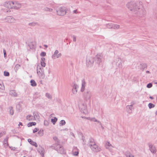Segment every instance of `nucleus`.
I'll list each match as a JSON object with an SVG mask.
<instances>
[{"label": "nucleus", "mask_w": 157, "mask_h": 157, "mask_svg": "<svg viewBox=\"0 0 157 157\" xmlns=\"http://www.w3.org/2000/svg\"><path fill=\"white\" fill-rule=\"evenodd\" d=\"M73 154L74 155L77 156L78 154V151L76 147H74L72 151Z\"/></svg>", "instance_id": "nucleus-19"}, {"label": "nucleus", "mask_w": 157, "mask_h": 157, "mask_svg": "<svg viewBox=\"0 0 157 157\" xmlns=\"http://www.w3.org/2000/svg\"><path fill=\"white\" fill-rule=\"evenodd\" d=\"M14 5L13 6V8L15 9H18L20 8L21 7V4L16 2H13Z\"/></svg>", "instance_id": "nucleus-15"}, {"label": "nucleus", "mask_w": 157, "mask_h": 157, "mask_svg": "<svg viewBox=\"0 0 157 157\" xmlns=\"http://www.w3.org/2000/svg\"><path fill=\"white\" fill-rule=\"evenodd\" d=\"M122 61L120 58H117L115 59L114 61L112 62L113 65L115 64L116 66L120 68H122Z\"/></svg>", "instance_id": "nucleus-5"}, {"label": "nucleus", "mask_w": 157, "mask_h": 157, "mask_svg": "<svg viewBox=\"0 0 157 157\" xmlns=\"http://www.w3.org/2000/svg\"><path fill=\"white\" fill-rule=\"evenodd\" d=\"M86 82L85 80L83 79L82 81V87L81 89V91L82 92H83L85 90Z\"/></svg>", "instance_id": "nucleus-16"}, {"label": "nucleus", "mask_w": 157, "mask_h": 157, "mask_svg": "<svg viewBox=\"0 0 157 157\" xmlns=\"http://www.w3.org/2000/svg\"><path fill=\"white\" fill-rule=\"evenodd\" d=\"M73 12L74 13H75V14H77L78 13L77 10H73Z\"/></svg>", "instance_id": "nucleus-54"}, {"label": "nucleus", "mask_w": 157, "mask_h": 157, "mask_svg": "<svg viewBox=\"0 0 157 157\" xmlns=\"http://www.w3.org/2000/svg\"><path fill=\"white\" fill-rule=\"evenodd\" d=\"M10 94L12 96L14 97H16L17 96V94L16 92V91L14 90H11L10 91Z\"/></svg>", "instance_id": "nucleus-18"}, {"label": "nucleus", "mask_w": 157, "mask_h": 157, "mask_svg": "<svg viewBox=\"0 0 157 157\" xmlns=\"http://www.w3.org/2000/svg\"><path fill=\"white\" fill-rule=\"evenodd\" d=\"M5 20L7 22L9 23H14L15 21V19L11 16L7 17L5 18Z\"/></svg>", "instance_id": "nucleus-12"}, {"label": "nucleus", "mask_w": 157, "mask_h": 157, "mask_svg": "<svg viewBox=\"0 0 157 157\" xmlns=\"http://www.w3.org/2000/svg\"><path fill=\"white\" fill-rule=\"evenodd\" d=\"M152 86V84L151 83H150L147 84V87L148 88H150Z\"/></svg>", "instance_id": "nucleus-45"}, {"label": "nucleus", "mask_w": 157, "mask_h": 157, "mask_svg": "<svg viewBox=\"0 0 157 157\" xmlns=\"http://www.w3.org/2000/svg\"><path fill=\"white\" fill-rule=\"evenodd\" d=\"M22 125V124L21 122H20L19 124H18V125Z\"/></svg>", "instance_id": "nucleus-62"}, {"label": "nucleus", "mask_w": 157, "mask_h": 157, "mask_svg": "<svg viewBox=\"0 0 157 157\" xmlns=\"http://www.w3.org/2000/svg\"><path fill=\"white\" fill-rule=\"evenodd\" d=\"M46 53L45 52H42L40 54V55L42 56H46Z\"/></svg>", "instance_id": "nucleus-47"}, {"label": "nucleus", "mask_w": 157, "mask_h": 157, "mask_svg": "<svg viewBox=\"0 0 157 157\" xmlns=\"http://www.w3.org/2000/svg\"><path fill=\"white\" fill-rule=\"evenodd\" d=\"M10 147L11 148V150L14 151L15 149V147Z\"/></svg>", "instance_id": "nucleus-56"}, {"label": "nucleus", "mask_w": 157, "mask_h": 157, "mask_svg": "<svg viewBox=\"0 0 157 157\" xmlns=\"http://www.w3.org/2000/svg\"><path fill=\"white\" fill-rule=\"evenodd\" d=\"M44 10L47 12H52V9L51 8H49L47 7H45L44 9Z\"/></svg>", "instance_id": "nucleus-34"}, {"label": "nucleus", "mask_w": 157, "mask_h": 157, "mask_svg": "<svg viewBox=\"0 0 157 157\" xmlns=\"http://www.w3.org/2000/svg\"><path fill=\"white\" fill-rule=\"evenodd\" d=\"M67 10V8L64 7H60L58 10H56L57 14L60 16H63L65 15Z\"/></svg>", "instance_id": "nucleus-4"}, {"label": "nucleus", "mask_w": 157, "mask_h": 157, "mask_svg": "<svg viewBox=\"0 0 157 157\" xmlns=\"http://www.w3.org/2000/svg\"><path fill=\"white\" fill-rule=\"evenodd\" d=\"M38 130V128H35L33 130V133H35V132H36Z\"/></svg>", "instance_id": "nucleus-51"}, {"label": "nucleus", "mask_w": 157, "mask_h": 157, "mask_svg": "<svg viewBox=\"0 0 157 157\" xmlns=\"http://www.w3.org/2000/svg\"><path fill=\"white\" fill-rule=\"evenodd\" d=\"M4 89V87L3 85L0 84V92H2Z\"/></svg>", "instance_id": "nucleus-38"}, {"label": "nucleus", "mask_w": 157, "mask_h": 157, "mask_svg": "<svg viewBox=\"0 0 157 157\" xmlns=\"http://www.w3.org/2000/svg\"><path fill=\"white\" fill-rule=\"evenodd\" d=\"M41 65L42 66L45 67L46 65V63L44 62H41Z\"/></svg>", "instance_id": "nucleus-48"}, {"label": "nucleus", "mask_w": 157, "mask_h": 157, "mask_svg": "<svg viewBox=\"0 0 157 157\" xmlns=\"http://www.w3.org/2000/svg\"><path fill=\"white\" fill-rule=\"evenodd\" d=\"M133 106V105H127L126 106V107L127 109H129L130 110H132V108Z\"/></svg>", "instance_id": "nucleus-40"}, {"label": "nucleus", "mask_w": 157, "mask_h": 157, "mask_svg": "<svg viewBox=\"0 0 157 157\" xmlns=\"http://www.w3.org/2000/svg\"><path fill=\"white\" fill-rule=\"evenodd\" d=\"M45 60V59L44 58H41V62H44Z\"/></svg>", "instance_id": "nucleus-55"}, {"label": "nucleus", "mask_w": 157, "mask_h": 157, "mask_svg": "<svg viewBox=\"0 0 157 157\" xmlns=\"http://www.w3.org/2000/svg\"><path fill=\"white\" fill-rule=\"evenodd\" d=\"M52 147L57 152L61 154H64L66 153L63 147L59 144H54L52 146Z\"/></svg>", "instance_id": "nucleus-3"}, {"label": "nucleus", "mask_w": 157, "mask_h": 157, "mask_svg": "<svg viewBox=\"0 0 157 157\" xmlns=\"http://www.w3.org/2000/svg\"><path fill=\"white\" fill-rule=\"evenodd\" d=\"M4 75L6 76H9L10 75L9 73L8 72L6 71H5L4 72Z\"/></svg>", "instance_id": "nucleus-44"}, {"label": "nucleus", "mask_w": 157, "mask_h": 157, "mask_svg": "<svg viewBox=\"0 0 157 157\" xmlns=\"http://www.w3.org/2000/svg\"><path fill=\"white\" fill-rule=\"evenodd\" d=\"M78 106L79 109L81 110V112L83 113H86V103H82L80 104H78Z\"/></svg>", "instance_id": "nucleus-7"}, {"label": "nucleus", "mask_w": 157, "mask_h": 157, "mask_svg": "<svg viewBox=\"0 0 157 157\" xmlns=\"http://www.w3.org/2000/svg\"><path fill=\"white\" fill-rule=\"evenodd\" d=\"M110 146L113 147L111 145V144H110L109 142H107L105 144V147L106 148L108 149L109 147Z\"/></svg>", "instance_id": "nucleus-33"}, {"label": "nucleus", "mask_w": 157, "mask_h": 157, "mask_svg": "<svg viewBox=\"0 0 157 157\" xmlns=\"http://www.w3.org/2000/svg\"><path fill=\"white\" fill-rule=\"evenodd\" d=\"M140 65H142L143 69H144V68H146L147 67V64L144 63L141 64Z\"/></svg>", "instance_id": "nucleus-46"}, {"label": "nucleus", "mask_w": 157, "mask_h": 157, "mask_svg": "<svg viewBox=\"0 0 157 157\" xmlns=\"http://www.w3.org/2000/svg\"><path fill=\"white\" fill-rule=\"evenodd\" d=\"M13 1H9L5 2L4 4V6L8 8H13Z\"/></svg>", "instance_id": "nucleus-11"}, {"label": "nucleus", "mask_w": 157, "mask_h": 157, "mask_svg": "<svg viewBox=\"0 0 157 157\" xmlns=\"http://www.w3.org/2000/svg\"><path fill=\"white\" fill-rule=\"evenodd\" d=\"M94 62V59L91 57H88L86 60V65L88 67L91 66Z\"/></svg>", "instance_id": "nucleus-9"}, {"label": "nucleus", "mask_w": 157, "mask_h": 157, "mask_svg": "<svg viewBox=\"0 0 157 157\" xmlns=\"http://www.w3.org/2000/svg\"><path fill=\"white\" fill-rule=\"evenodd\" d=\"M2 133H0V138L3 136Z\"/></svg>", "instance_id": "nucleus-58"}, {"label": "nucleus", "mask_w": 157, "mask_h": 157, "mask_svg": "<svg viewBox=\"0 0 157 157\" xmlns=\"http://www.w3.org/2000/svg\"><path fill=\"white\" fill-rule=\"evenodd\" d=\"M149 98L151 99H152L154 98H153L152 96H150Z\"/></svg>", "instance_id": "nucleus-60"}, {"label": "nucleus", "mask_w": 157, "mask_h": 157, "mask_svg": "<svg viewBox=\"0 0 157 157\" xmlns=\"http://www.w3.org/2000/svg\"><path fill=\"white\" fill-rule=\"evenodd\" d=\"M57 120V119L56 117H55L54 119H51V122L54 124H55Z\"/></svg>", "instance_id": "nucleus-35"}, {"label": "nucleus", "mask_w": 157, "mask_h": 157, "mask_svg": "<svg viewBox=\"0 0 157 157\" xmlns=\"http://www.w3.org/2000/svg\"><path fill=\"white\" fill-rule=\"evenodd\" d=\"M64 130H66V131H68V129L67 128H65L64 129Z\"/></svg>", "instance_id": "nucleus-64"}, {"label": "nucleus", "mask_w": 157, "mask_h": 157, "mask_svg": "<svg viewBox=\"0 0 157 157\" xmlns=\"http://www.w3.org/2000/svg\"><path fill=\"white\" fill-rule=\"evenodd\" d=\"M31 85L33 86H36V84L35 81L34 80H31L30 81Z\"/></svg>", "instance_id": "nucleus-29"}, {"label": "nucleus", "mask_w": 157, "mask_h": 157, "mask_svg": "<svg viewBox=\"0 0 157 157\" xmlns=\"http://www.w3.org/2000/svg\"><path fill=\"white\" fill-rule=\"evenodd\" d=\"M20 65L19 64H17L14 67V70L16 71H17L19 68Z\"/></svg>", "instance_id": "nucleus-37"}, {"label": "nucleus", "mask_w": 157, "mask_h": 157, "mask_svg": "<svg viewBox=\"0 0 157 157\" xmlns=\"http://www.w3.org/2000/svg\"><path fill=\"white\" fill-rule=\"evenodd\" d=\"M101 58L100 55H97L95 57L96 63L99 64L101 62Z\"/></svg>", "instance_id": "nucleus-13"}, {"label": "nucleus", "mask_w": 157, "mask_h": 157, "mask_svg": "<svg viewBox=\"0 0 157 157\" xmlns=\"http://www.w3.org/2000/svg\"><path fill=\"white\" fill-rule=\"evenodd\" d=\"M149 149L151 152L153 153H155L156 152V149L155 146L151 144H149Z\"/></svg>", "instance_id": "nucleus-14"}, {"label": "nucleus", "mask_w": 157, "mask_h": 157, "mask_svg": "<svg viewBox=\"0 0 157 157\" xmlns=\"http://www.w3.org/2000/svg\"><path fill=\"white\" fill-rule=\"evenodd\" d=\"M3 53H4V55L5 58H6V51L5 49H3Z\"/></svg>", "instance_id": "nucleus-50"}, {"label": "nucleus", "mask_w": 157, "mask_h": 157, "mask_svg": "<svg viewBox=\"0 0 157 157\" xmlns=\"http://www.w3.org/2000/svg\"><path fill=\"white\" fill-rule=\"evenodd\" d=\"M106 27L108 29H114L122 28L120 26L118 25L112 23H110L107 24Z\"/></svg>", "instance_id": "nucleus-6"}, {"label": "nucleus", "mask_w": 157, "mask_h": 157, "mask_svg": "<svg viewBox=\"0 0 157 157\" xmlns=\"http://www.w3.org/2000/svg\"><path fill=\"white\" fill-rule=\"evenodd\" d=\"M65 124L66 122L64 120H62L60 122V124L62 126L64 125Z\"/></svg>", "instance_id": "nucleus-41"}, {"label": "nucleus", "mask_w": 157, "mask_h": 157, "mask_svg": "<svg viewBox=\"0 0 157 157\" xmlns=\"http://www.w3.org/2000/svg\"><path fill=\"white\" fill-rule=\"evenodd\" d=\"M44 124L45 126H48V121L46 120H45L44 122Z\"/></svg>", "instance_id": "nucleus-49"}, {"label": "nucleus", "mask_w": 157, "mask_h": 157, "mask_svg": "<svg viewBox=\"0 0 157 157\" xmlns=\"http://www.w3.org/2000/svg\"><path fill=\"white\" fill-rule=\"evenodd\" d=\"M127 7L134 14L138 15L144 13V8L141 2L131 1L126 4Z\"/></svg>", "instance_id": "nucleus-1"}, {"label": "nucleus", "mask_w": 157, "mask_h": 157, "mask_svg": "<svg viewBox=\"0 0 157 157\" xmlns=\"http://www.w3.org/2000/svg\"><path fill=\"white\" fill-rule=\"evenodd\" d=\"M125 154L126 157H134L133 155L128 151H126Z\"/></svg>", "instance_id": "nucleus-27"}, {"label": "nucleus", "mask_w": 157, "mask_h": 157, "mask_svg": "<svg viewBox=\"0 0 157 157\" xmlns=\"http://www.w3.org/2000/svg\"><path fill=\"white\" fill-rule=\"evenodd\" d=\"M62 56V54L61 53H59L57 55V56H56V58H58L59 57H60Z\"/></svg>", "instance_id": "nucleus-52"}, {"label": "nucleus", "mask_w": 157, "mask_h": 157, "mask_svg": "<svg viewBox=\"0 0 157 157\" xmlns=\"http://www.w3.org/2000/svg\"><path fill=\"white\" fill-rule=\"evenodd\" d=\"M77 85L74 84L73 86V88L72 89V91L73 94H76L77 92Z\"/></svg>", "instance_id": "nucleus-23"}, {"label": "nucleus", "mask_w": 157, "mask_h": 157, "mask_svg": "<svg viewBox=\"0 0 157 157\" xmlns=\"http://www.w3.org/2000/svg\"><path fill=\"white\" fill-rule=\"evenodd\" d=\"M9 137L7 136L5 138L3 141V144L6 145V146H7L8 145V140Z\"/></svg>", "instance_id": "nucleus-25"}, {"label": "nucleus", "mask_w": 157, "mask_h": 157, "mask_svg": "<svg viewBox=\"0 0 157 157\" xmlns=\"http://www.w3.org/2000/svg\"><path fill=\"white\" fill-rule=\"evenodd\" d=\"M26 119L29 121H32L35 119V117L31 115H28L26 117Z\"/></svg>", "instance_id": "nucleus-22"}, {"label": "nucleus", "mask_w": 157, "mask_h": 157, "mask_svg": "<svg viewBox=\"0 0 157 157\" xmlns=\"http://www.w3.org/2000/svg\"><path fill=\"white\" fill-rule=\"evenodd\" d=\"M28 25L31 27L37 26L39 25L38 23L35 21L30 22L29 23Z\"/></svg>", "instance_id": "nucleus-17"}, {"label": "nucleus", "mask_w": 157, "mask_h": 157, "mask_svg": "<svg viewBox=\"0 0 157 157\" xmlns=\"http://www.w3.org/2000/svg\"><path fill=\"white\" fill-rule=\"evenodd\" d=\"M88 145L92 151L94 152H98L101 150L100 147L98 146L94 142V140L91 138L89 140Z\"/></svg>", "instance_id": "nucleus-2"}, {"label": "nucleus", "mask_w": 157, "mask_h": 157, "mask_svg": "<svg viewBox=\"0 0 157 157\" xmlns=\"http://www.w3.org/2000/svg\"><path fill=\"white\" fill-rule=\"evenodd\" d=\"M146 73H150V72L149 71H146Z\"/></svg>", "instance_id": "nucleus-63"}, {"label": "nucleus", "mask_w": 157, "mask_h": 157, "mask_svg": "<svg viewBox=\"0 0 157 157\" xmlns=\"http://www.w3.org/2000/svg\"><path fill=\"white\" fill-rule=\"evenodd\" d=\"M9 113L11 115H13V107H10L9 108Z\"/></svg>", "instance_id": "nucleus-31"}, {"label": "nucleus", "mask_w": 157, "mask_h": 157, "mask_svg": "<svg viewBox=\"0 0 157 157\" xmlns=\"http://www.w3.org/2000/svg\"><path fill=\"white\" fill-rule=\"evenodd\" d=\"M53 139L55 141L56 143L55 144H59V141L58 138L56 136H54L53 137Z\"/></svg>", "instance_id": "nucleus-28"}, {"label": "nucleus", "mask_w": 157, "mask_h": 157, "mask_svg": "<svg viewBox=\"0 0 157 157\" xmlns=\"http://www.w3.org/2000/svg\"><path fill=\"white\" fill-rule=\"evenodd\" d=\"M70 134L72 136H73L74 137H75V135H74V134L73 132H71Z\"/></svg>", "instance_id": "nucleus-57"}, {"label": "nucleus", "mask_w": 157, "mask_h": 157, "mask_svg": "<svg viewBox=\"0 0 157 157\" xmlns=\"http://www.w3.org/2000/svg\"><path fill=\"white\" fill-rule=\"evenodd\" d=\"M36 123L35 122H29L28 124V127H31L33 125L34 126L36 125Z\"/></svg>", "instance_id": "nucleus-32"}, {"label": "nucleus", "mask_w": 157, "mask_h": 157, "mask_svg": "<svg viewBox=\"0 0 157 157\" xmlns=\"http://www.w3.org/2000/svg\"><path fill=\"white\" fill-rule=\"evenodd\" d=\"M44 46L46 48H47L48 47V46L47 45H44Z\"/></svg>", "instance_id": "nucleus-61"}, {"label": "nucleus", "mask_w": 157, "mask_h": 157, "mask_svg": "<svg viewBox=\"0 0 157 157\" xmlns=\"http://www.w3.org/2000/svg\"><path fill=\"white\" fill-rule=\"evenodd\" d=\"M148 106L149 109H151L152 108H153L155 107V105L153 104L152 103H149L148 105Z\"/></svg>", "instance_id": "nucleus-36"}, {"label": "nucleus", "mask_w": 157, "mask_h": 157, "mask_svg": "<svg viewBox=\"0 0 157 157\" xmlns=\"http://www.w3.org/2000/svg\"><path fill=\"white\" fill-rule=\"evenodd\" d=\"M38 152L40 154L43 156L44 155V150L42 147H40L38 148Z\"/></svg>", "instance_id": "nucleus-21"}, {"label": "nucleus", "mask_w": 157, "mask_h": 157, "mask_svg": "<svg viewBox=\"0 0 157 157\" xmlns=\"http://www.w3.org/2000/svg\"><path fill=\"white\" fill-rule=\"evenodd\" d=\"M90 120L92 121H94V122H98V123H99L100 125H101V122L97 120V119H96L95 118H92L90 119Z\"/></svg>", "instance_id": "nucleus-30"}, {"label": "nucleus", "mask_w": 157, "mask_h": 157, "mask_svg": "<svg viewBox=\"0 0 157 157\" xmlns=\"http://www.w3.org/2000/svg\"><path fill=\"white\" fill-rule=\"evenodd\" d=\"M73 41H76V37L75 36L73 35Z\"/></svg>", "instance_id": "nucleus-53"}, {"label": "nucleus", "mask_w": 157, "mask_h": 157, "mask_svg": "<svg viewBox=\"0 0 157 157\" xmlns=\"http://www.w3.org/2000/svg\"><path fill=\"white\" fill-rule=\"evenodd\" d=\"M46 96L47 98L50 99H51L52 98V96L48 93H46Z\"/></svg>", "instance_id": "nucleus-42"}, {"label": "nucleus", "mask_w": 157, "mask_h": 157, "mask_svg": "<svg viewBox=\"0 0 157 157\" xmlns=\"http://www.w3.org/2000/svg\"><path fill=\"white\" fill-rule=\"evenodd\" d=\"M33 117H34L35 118L36 117L38 118L39 117L38 113H37L35 112H33Z\"/></svg>", "instance_id": "nucleus-43"}, {"label": "nucleus", "mask_w": 157, "mask_h": 157, "mask_svg": "<svg viewBox=\"0 0 157 157\" xmlns=\"http://www.w3.org/2000/svg\"><path fill=\"white\" fill-rule=\"evenodd\" d=\"M38 133L40 136H42L43 135V130H40L38 132Z\"/></svg>", "instance_id": "nucleus-39"}, {"label": "nucleus", "mask_w": 157, "mask_h": 157, "mask_svg": "<svg viewBox=\"0 0 157 157\" xmlns=\"http://www.w3.org/2000/svg\"><path fill=\"white\" fill-rule=\"evenodd\" d=\"M28 141L30 144L33 145V146H35L36 147H37L38 146V145L34 141H33L31 139H29L28 140Z\"/></svg>", "instance_id": "nucleus-20"}, {"label": "nucleus", "mask_w": 157, "mask_h": 157, "mask_svg": "<svg viewBox=\"0 0 157 157\" xmlns=\"http://www.w3.org/2000/svg\"><path fill=\"white\" fill-rule=\"evenodd\" d=\"M131 105H134L135 103V102L132 101V102H131Z\"/></svg>", "instance_id": "nucleus-59"}, {"label": "nucleus", "mask_w": 157, "mask_h": 157, "mask_svg": "<svg viewBox=\"0 0 157 157\" xmlns=\"http://www.w3.org/2000/svg\"><path fill=\"white\" fill-rule=\"evenodd\" d=\"M35 46L36 45L35 43H33V42L30 43V44H29V48L30 49H33L35 48Z\"/></svg>", "instance_id": "nucleus-26"}, {"label": "nucleus", "mask_w": 157, "mask_h": 157, "mask_svg": "<svg viewBox=\"0 0 157 157\" xmlns=\"http://www.w3.org/2000/svg\"><path fill=\"white\" fill-rule=\"evenodd\" d=\"M59 53V51L58 50H55L54 53L53 54L52 56V58L53 59H55L56 58V56Z\"/></svg>", "instance_id": "nucleus-24"}, {"label": "nucleus", "mask_w": 157, "mask_h": 157, "mask_svg": "<svg viewBox=\"0 0 157 157\" xmlns=\"http://www.w3.org/2000/svg\"><path fill=\"white\" fill-rule=\"evenodd\" d=\"M44 70L42 67H40L39 66L37 67V72L39 75H41V77L42 78L44 77Z\"/></svg>", "instance_id": "nucleus-8"}, {"label": "nucleus", "mask_w": 157, "mask_h": 157, "mask_svg": "<svg viewBox=\"0 0 157 157\" xmlns=\"http://www.w3.org/2000/svg\"><path fill=\"white\" fill-rule=\"evenodd\" d=\"M91 96V93L90 91L86 90L84 92V97L85 100H90Z\"/></svg>", "instance_id": "nucleus-10"}]
</instances>
